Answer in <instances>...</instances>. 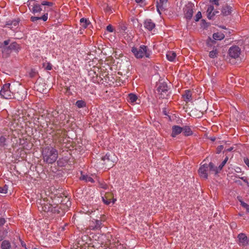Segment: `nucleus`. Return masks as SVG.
Instances as JSON below:
<instances>
[{"label":"nucleus","instance_id":"f257e3e1","mask_svg":"<svg viewBox=\"0 0 249 249\" xmlns=\"http://www.w3.org/2000/svg\"><path fill=\"white\" fill-rule=\"evenodd\" d=\"M42 154L44 161L47 163H54L58 158V151L52 147L43 148Z\"/></svg>","mask_w":249,"mask_h":249},{"label":"nucleus","instance_id":"f03ea898","mask_svg":"<svg viewBox=\"0 0 249 249\" xmlns=\"http://www.w3.org/2000/svg\"><path fill=\"white\" fill-rule=\"evenodd\" d=\"M131 51L137 58H142L143 56L149 58L151 54V51L145 45H141L139 48L132 47Z\"/></svg>","mask_w":249,"mask_h":249},{"label":"nucleus","instance_id":"7ed1b4c3","mask_svg":"<svg viewBox=\"0 0 249 249\" xmlns=\"http://www.w3.org/2000/svg\"><path fill=\"white\" fill-rule=\"evenodd\" d=\"M10 84H5L0 90V95L5 99H13L14 93L10 89Z\"/></svg>","mask_w":249,"mask_h":249},{"label":"nucleus","instance_id":"20e7f679","mask_svg":"<svg viewBox=\"0 0 249 249\" xmlns=\"http://www.w3.org/2000/svg\"><path fill=\"white\" fill-rule=\"evenodd\" d=\"M6 220L4 218H0V241H2L7 235L9 231L8 225H5Z\"/></svg>","mask_w":249,"mask_h":249},{"label":"nucleus","instance_id":"39448f33","mask_svg":"<svg viewBox=\"0 0 249 249\" xmlns=\"http://www.w3.org/2000/svg\"><path fill=\"white\" fill-rule=\"evenodd\" d=\"M157 91L160 95V98L163 99L167 98L168 88L165 82L160 83L157 87Z\"/></svg>","mask_w":249,"mask_h":249},{"label":"nucleus","instance_id":"423d86ee","mask_svg":"<svg viewBox=\"0 0 249 249\" xmlns=\"http://www.w3.org/2000/svg\"><path fill=\"white\" fill-rule=\"evenodd\" d=\"M55 128L56 129L54 131V140L61 143L63 142L64 138L66 137V132L61 128H57V126Z\"/></svg>","mask_w":249,"mask_h":249},{"label":"nucleus","instance_id":"0eeeda50","mask_svg":"<svg viewBox=\"0 0 249 249\" xmlns=\"http://www.w3.org/2000/svg\"><path fill=\"white\" fill-rule=\"evenodd\" d=\"M38 208L40 211H44L45 212H51L52 204L47 200L45 199L40 200V202L38 203Z\"/></svg>","mask_w":249,"mask_h":249},{"label":"nucleus","instance_id":"6e6552de","mask_svg":"<svg viewBox=\"0 0 249 249\" xmlns=\"http://www.w3.org/2000/svg\"><path fill=\"white\" fill-rule=\"evenodd\" d=\"M27 3L30 8L32 6L31 11L33 14H35L42 11L41 5L37 3L35 0H29L28 1Z\"/></svg>","mask_w":249,"mask_h":249},{"label":"nucleus","instance_id":"1a4fd4ad","mask_svg":"<svg viewBox=\"0 0 249 249\" xmlns=\"http://www.w3.org/2000/svg\"><path fill=\"white\" fill-rule=\"evenodd\" d=\"M207 166L206 163L201 165L198 171L200 177L204 179H207L208 177L209 169Z\"/></svg>","mask_w":249,"mask_h":249},{"label":"nucleus","instance_id":"9d476101","mask_svg":"<svg viewBox=\"0 0 249 249\" xmlns=\"http://www.w3.org/2000/svg\"><path fill=\"white\" fill-rule=\"evenodd\" d=\"M110 158L111 156L107 153L102 158V160L104 161L103 164L108 168L112 167L114 163V161Z\"/></svg>","mask_w":249,"mask_h":249},{"label":"nucleus","instance_id":"9b49d317","mask_svg":"<svg viewBox=\"0 0 249 249\" xmlns=\"http://www.w3.org/2000/svg\"><path fill=\"white\" fill-rule=\"evenodd\" d=\"M240 53V49L235 46L231 47L229 50V55L234 58H237Z\"/></svg>","mask_w":249,"mask_h":249},{"label":"nucleus","instance_id":"f8f14e48","mask_svg":"<svg viewBox=\"0 0 249 249\" xmlns=\"http://www.w3.org/2000/svg\"><path fill=\"white\" fill-rule=\"evenodd\" d=\"M103 201L106 205H109L111 202L114 203L116 201V199L113 198V194L111 193H106L104 197H102Z\"/></svg>","mask_w":249,"mask_h":249},{"label":"nucleus","instance_id":"ddd939ff","mask_svg":"<svg viewBox=\"0 0 249 249\" xmlns=\"http://www.w3.org/2000/svg\"><path fill=\"white\" fill-rule=\"evenodd\" d=\"M102 221L99 220H95L91 221L89 225V229L91 230H100L102 226Z\"/></svg>","mask_w":249,"mask_h":249},{"label":"nucleus","instance_id":"4468645a","mask_svg":"<svg viewBox=\"0 0 249 249\" xmlns=\"http://www.w3.org/2000/svg\"><path fill=\"white\" fill-rule=\"evenodd\" d=\"M240 246H245L249 243V240L247 236L244 233H240L238 235Z\"/></svg>","mask_w":249,"mask_h":249},{"label":"nucleus","instance_id":"2eb2a0df","mask_svg":"<svg viewBox=\"0 0 249 249\" xmlns=\"http://www.w3.org/2000/svg\"><path fill=\"white\" fill-rule=\"evenodd\" d=\"M63 206L62 204H60V205L56 204H52L51 212L53 213H63L64 212L62 211V207Z\"/></svg>","mask_w":249,"mask_h":249},{"label":"nucleus","instance_id":"dca6fc26","mask_svg":"<svg viewBox=\"0 0 249 249\" xmlns=\"http://www.w3.org/2000/svg\"><path fill=\"white\" fill-rule=\"evenodd\" d=\"M143 25L144 28L149 31H152L155 27V24L151 19H146L143 23Z\"/></svg>","mask_w":249,"mask_h":249},{"label":"nucleus","instance_id":"f3484780","mask_svg":"<svg viewBox=\"0 0 249 249\" xmlns=\"http://www.w3.org/2000/svg\"><path fill=\"white\" fill-rule=\"evenodd\" d=\"M24 98V91L23 89L18 90L16 92L14 93L13 98L17 99L18 101H22Z\"/></svg>","mask_w":249,"mask_h":249},{"label":"nucleus","instance_id":"a211bd4d","mask_svg":"<svg viewBox=\"0 0 249 249\" xmlns=\"http://www.w3.org/2000/svg\"><path fill=\"white\" fill-rule=\"evenodd\" d=\"M182 131V127L178 125H174L172 128L171 136L173 138L180 134Z\"/></svg>","mask_w":249,"mask_h":249},{"label":"nucleus","instance_id":"6ab92c4d","mask_svg":"<svg viewBox=\"0 0 249 249\" xmlns=\"http://www.w3.org/2000/svg\"><path fill=\"white\" fill-rule=\"evenodd\" d=\"M185 17L188 19H191L193 15V10L192 6H187L184 9Z\"/></svg>","mask_w":249,"mask_h":249},{"label":"nucleus","instance_id":"aec40b11","mask_svg":"<svg viewBox=\"0 0 249 249\" xmlns=\"http://www.w3.org/2000/svg\"><path fill=\"white\" fill-rule=\"evenodd\" d=\"M30 19L31 21L34 23L36 22L37 20L40 19L46 21L48 19V13H46L41 17H31Z\"/></svg>","mask_w":249,"mask_h":249},{"label":"nucleus","instance_id":"412c9836","mask_svg":"<svg viewBox=\"0 0 249 249\" xmlns=\"http://www.w3.org/2000/svg\"><path fill=\"white\" fill-rule=\"evenodd\" d=\"M207 167L209 169L210 172H212L215 174H217L218 173L219 170L218 167L214 166V164L213 162H210L209 164H207Z\"/></svg>","mask_w":249,"mask_h":249},{"label":"nucleus","instance_id":"4be33fe9","mask_svg":"<svg viewBox=\"0 0 249 249\" xmlns=\"http://www.w3.org/2000/svg\"><path fill=\"white\" fill-rule=\"evenodd\" d=\"M182 132L185 136H189L193 135V131H192L190 126L185 125L182 127Z\"/></svg>","mask_w":249,"mask_h":249},{"label":"nucleus","instance_id":"5701e85b","mask_svg":"<svg viewBox=\"0 0 249 249\" xmlns=\"http://www.w3.org/2000/svg\"><path fill=\"white\" fill-rule=\"evenodd\" d=\"M80 25L84 29L88 28L91 25V23L89 19L85 18H82L80 20Z\"/></svg>","mask_w":249,"mask_h":249},{"label":"nucleus","instance_id":"b1692460","mask_svg":"<svg viewBox=\"0 0 249 249\" xmlns=\"http://www.w3.org/2000/svg\"><path fill=\"white\" fill-rule=\"evenodd\" d=\"M214 7L213 5H209L208 7L207 13V18L211 19H212L213 16H215V13L213 12Z\"/></svg>","mask_w":249,"mask_h":249},{"label":"nucleus","instance_id":"393cba45","mask_svg":"<svg viewBox=\"0 0 249 249\" xmlns=\"http://www.w3.org/2000/svg\"><path fill=\"white\" fill-rule=\"evenodd\" d=\"M184 101L188 102L192 100V93L190 90H186L185 93L182 95Z\"/></svg>","mask_w":249,"mask_h":249},{"label":"nucleus","instance_id":"a878e982","mask_svg":"<svg viewBox=\"0 0 249 249\" xmlns=\"http://www.w3.org/2000/svg\"><path fill=\"white\" fill-rule=\"evenodd\" d=\"M80 179L82 180H84L86 182H90L91 183L94 182V179L90 176H89L87 175L83 174V173L81 172V175L80 177Z\"/></svg>","mask_w":249,"mask_h":249},{"label":"nucleus","instance_id":"bb28decb","mask_svg":"<svg viewBox=\"0 0 249 249\" xmlns=\"http://www.w3.org/2000/svg\"><path fill=\"white\" fill-rule=\"evenodd\" d=\"M1 249H11L12 246L9 241L5 240H2L1 244Z\"/></svg>","mask_w":249,"mask_h":249},{"label":"nucleus","instance_id":"cd10ccee","mask_svg":"<svg viewBox=\"0 0 249 249\" xmlns=\"http://www.w3.org/2000/svg\"><path fill=\"white\" fill-rule=\"evenodd\" d=\"M231 7L226 5L222 9L221 12L224 16H228L231 14Z\"/></svg>","mask_w":249,"mask_h":249},{"label":"nucleus","instance_id":"c85d7f7f","mask_svg":"<svg viewBox=\"0 0 249 249\" xmlns=\"http://www.w3.org/2000/svg\"><path fill=\"white\" fill-rule=\"evenodd\" d=\"M176 57V53L173 51H169L166 54L167 59L170 61H173Z\"/></svg>","mask_w":249,"mask_h":249},{"label":"nucleus","instance_id":"c756f323","mask_svg":"<svg viewBox=\"0 0 249 249\" xmlns=\"http://www.w3.org/2000/svg\"><path fill=\"white\" fill-rule=\"evenodd\" d=\"M213 37L214 40H221L225 37V35L221 32H217L213 34Z\"/></svg>","mask_w":249,"mask_h":249},{"label":"nucleus","instance_id":"7c9ffc66","mask_svg":"<svg viewBox=\"0 0 249 249\" xmlns=\"http://www.w3.org/2000/svg\"><path fill=\"white\" fill-rule=\"evenodd\" d=\"M168 1V0H160L159 2H157V10L159 13L160 14V9L162 10L163 9V6L164 4H166Z\"/></svg>","mask_w":249,"mask_h":249},{"label":"nucleus","instance_id":"2f4dec72","mask_svg":"<svg viewBox=\"0 0 249 249\" xmlns=\"http://www.w3.org/2000/svg\"><path fill=\"white\" fill-rule=\"evenodd\" d=\"M218 52L217 49L215 47L213 48V50L210 52L209 57L212 58H214L217 57Z\"/></svg>","mask_w":249,"mask_h":249},{"label":"nucleus","instance_id":"473e14b6","mask_svg":"<svg viewBox=\"0 0 249 249\" xmlns=\"http://www.w3.org/2000/svg\"><path fill=\"white\" fill-rule=\"evenodd\" d=\"M138 98L136 94L133 93H130L128 95L127 100L130 103H134L136 101Z\"/></svg>","mask_w":249,"mask_h":249},{"label":"nucleus","instance_id":"72a5a7b5","mask_svg":"<svg viewBox=\"0 0 249 249\" xmlns=\"http://www.w3.org/2000/svg\"><path fill=\"white\" fill-rule=\"evenodd\" d=\"M7 145L6 138L1 136L0 137V148H4Z\"/></svg>","mask_w":249,"mask_h":249},{"label":"nucleus","instance_id":"f704fd0d","mask_svg":"<svg viewBox=\"0 0 249 249\" xmlns=\"http://www.w3.org/2000/svg\"><path fill=\"white\" fill-rule=\"evenodd\" d=\"M9 48H10L11 51H18L19 49V46L17 42H14L9 46Z\"/></svg>","mask_w":249,"mask_h":249},{"label":"nucleus","instance_id":"c9c22d12","mask_svg":"<svg viewBox=\"0 0 249 249\" xmlns=\"http://www.w3.org/2000/svg\"><path fill=\"white\" fill-rule=\"evenodd\" d=\"M75 105L78 108H82L86 107V103L83 100H78L76 101Z\"/></svg>","mask_w":249,"mask_h":249},{"label":"nucleus","instance_id":"e433bc0d","mask_svg":"<svg viewBox=\"0 0 249 249\" xmlns=\"http://www.w3.org/2000/svg\"><path fill=\"white\" fill-rule=\"evenodd\" d=\"M2 48V53L3 55L4 54V53L9 54L11 53V49H10V48H9V46L8 47H3Z\"/></svg>","mask_w":249,"mask_h":249},{"label":"nucleus","instance_id":"4c0bfd02","mask_svg":"<svg viewBox=\"0 0 249 249\" xmlns=\"http://www.w3.org/2000/svg\"><path fill=\"white\" fill-rule=\"evenodd\" d=\"M239 200L240 202L241 205L246 210V211L248 213H249V205H248V204L244 202V201H243L239 199Z\"/></svg>","mask_w":249,"mask_h":249},{"label":"nucleus","instance_id":"58836bf2","mask_svg":"<svg viewBox=\"0 0 249 249\" xmlns=\"http://www.w3.org/2000/svg\"><path fill=\"white\" fill-rule=\"evenodd\" d=\"M58 116V112L57 111H54V125H56V123L59 121Z\"/></svg>","mask_w":249,"mask_h":249},{"label":"nucleus","instance_id":"ea45409f","mask_svg":"<svg viewBox=\"0 0 249 249\" xmlns=\"http://www.w3.org/2000/svg\"><path fill=\"white\" fill-rule=\"evenodd\" d=\"M8 186L5 185L3 187L0 186V193L6 194L7 192Z\"/></svg>","mask_w":249,"mask_h":249},{"label":"nucleus","instance_id":"a19ab883","mask_svg":"<svg viewBox=\"0 0 249 249\" xmlns=\"http://www.w3.org/2000/svg\"><path fill=\"white\" fill-rule=\"evenodd\" d=\"M41 5H47V6H52L53 5V3L52 2H49V1L44 0L41 2Z\"/></svg>","mask_w":249,"mask_h":249},{"label":"nucleus","instance_id":"79ce46f5","mask_svg":"<svg viewBox=\"0 0 249 249\" xmlns=\"http://www.w3.org/2000/svg\"><path fill=\"white\" fill-rule=\"evenodd\" d=\"M202 15L201 12L199 11L197 13L195 17V20L196 21H198L201 18Z\"/></svg>","mask_w":249,"mask_h":249},{"label":"nucleus","instance_id":"37998d69","mask_svg":"<svg viewBox=\"0 0 249 249\" xmlns=\"http://www.w3.org/2000/svg\"><path fill=\"white\" fill-rule=\"evenodd\" d=\"M9 42H10L9 40H5L3 42V43L1 44L0 47H6V46L9 44Z\"/></svg>","mask_w":249,"mask_h":249},{"label":"nucleus","instance_id":"c03bdc74","mask_svg":"<svg viewBox=\"0 0 249 249\" xmlns=\"http://www.w3.org/2000/svg\"><path fill=\"white\" fill-rule=\"evenodd\" d=\"M224 146L222 145H219L216 148V153L219 154L223 149Z\"/></svg>","mask_w":249,"mask_h":249},{"label":"nucleus","instance_id":"a18cd8bd","mask_svg":"<svg viewBox=\"0 0 249 249\" xmlns=\"http://www.w3.org/2000/svg\"><path fill=\"white\" fill-rule=\"evenodd\" d=\"M226 160H223L221 163L218 166V169H219V170H221L223 168V167L225 166V165L226 164Z\"/></svg>","mask_w":249,"mask_h":249},{"label":"nucleus","instance_id":"49530a36","mask_svg":"<svg viewBox=\"0 0 249 249\" xmlns=\"http://www.w3.org/2000/svg\"><path fill=\"white\" fill-rule=\"evenodd\" d=\"M107 30L109 32H113L114 30L113 26L110 24L107 26Z\"/></svg>","mask_w":249,"mask_h":249},{"label":"nucleus","instance_id":"de8ad7c7","mask_svg":"<svg viewBox=\"0 0 249 249\" xmlns=\"http://www.w3.org/2000/svg\"><path fill=\"white\" fill-rule=\"evenodd\" d=\"M243 181H244L246 183H247V185L249 186V182L248 181V179L246 177H241L240 178Z\"/></svg>","mask_w":249,"mask_h":249},{"label":"nucleus","instance_id":"09e8293b","mask_svg":"<svg viewBox=\"0 0 249 249\" xmlns=\"http://www.w3.org/2000/svg\"><path fill=\"white\" fill-rule=\"evenodd\" d=\"M243 160H244V161L245 163L249 168V159L247 157H244Z\"/></svg>","mask_w":249,"mask_h":249},{"label":"nucleus","instance_id":"8fccbe9b","mask_svg":"<svg viewBox=\"0 0 249 249\" xmlns=\"http://www.w3.org/2000/svg\"><path fill=\"white\" fill-rule=\"evenodd\" d=\"M100 187L102 188L106 189L107 188V185L104 183H100Z\"/></svg>","mask_w":249,"mask_h":249},{"label":"nucleus","instance_id":"3c124183","mask_svg":"<svg viewBox=\"0 0 249 249\" xmlns=\"http://www.w3.org/2000/svg\"><path fill=\"white\" fill-rule=\"evenodd\" d=\"M36 72L35 71H33V70H32L31 72H30V73H29L30 77L31 78H33L34 76H35L36 75Z\"/></svg>","mask_w":249,"mask_h":249},{"label":"nucleus","instance_id":"603ef678","mask_svg":"<svg viewBox=\"0 0 249 249\" xmlns=\"http://www.w3.org/2000/svg\"><path fill=\"white\" fill-rule=\"evenodd\" d=\"M218 1H219V0H210L211 2L214 3V4H215L217 6L219 5Z\"/></svg>","mask_w":249,"mask_h":249},{"label":"nucleus","instance_id":"864d4df0","mask_svg":"<svg viewBox=\"0 0 249 249\" xmlns=\"http://www.w3.org/2000/svg\"><path fill=\"white\" fill-rule=\"evenodd\" d=\"M52 66L50 64H48L46 67V69L48 70H52Z\"/></svg>","mask_w":249,"mask_h":249},{"label":"nucleus","instance_id":"5fc2aeb1","mask_svg":"<svg viewBox=\"0 0 249 249\" xmlns=\"http://www.w3.org/2000/svg\"><path fill=\"white\" fill-rule=\"evenodd\" d=\"M163 114L165 115H168V112L166 110V109L165 108H164L163 110Z\"/></svg>","mask_w":249,"mask_h":249},{"label":"nucleus","instance_id":"6e6d98bb","mask_svg":"<svg viewBox=\"0 0 249 249\" xmlns=\"http://www.w3.org/2000/svg\"><path fill=\"white\" fill-rule=\"evenodd\" d=\"M135 0L137 3H139L143 2L144 0Z\"/></svg>","mask_w":249,"mask_h":249},{"label":"nucleus","instance_id":"4d7b16f0","mask_svg":"<svg viewBox=\"0 0 249 249\" xmlns=\"http://www.w3.org/2000/svg\"><path fill=\"white\" fill-rule=\"evenodd\" d=\"M240 170H241L240 168H239V167H237V168H236V172H239L240 171Z\"/></svg>","mask_w":249,"mask_h":249},{"label":"nucleus","instance_id":"13d9d810","mask_svg":"<svg viewBox=\"0 0 249 249\" xmlns=\"http://www.w3.org/2000/svg\"><path fill=\"white\" fill-rule=\"evenodd\" d=\"M232 149H233L232 147H230V148L227 149L226 150L228 151H231Z\"/></svg>","mask_w":249,"mask_h":249},{"label":"nucleus","instance_id":"bf43d9fd","mask_svg":"<svg viewBox=\"0 0 249 249\" xmlns=\"http://www.w3.org/2000/svg\"><path fill=\"white\" fill-rule=\"evenodd\" d=\"M21 245L22 247H24L25 248V249H27V248H26V245L25 243H21Z\"/></svg>","mask_w":249,"mask_h":249},{"label":"nucleus","instance_id":"052dcab7","mask_svg":"<svg viewBox=\"0 0 249 249\" xmlns=\"http://www.w3.org/2000/svg\"><path fill=\"white\" fill-rule=\"evenodd\" d=\"M228 159H229V158L228 156H226L225 158V159L224 160H226V162H227V161L228 160Z\"/></svg>","mask_w":249,"mask_h":249},{"label":"nucleus","instance_id":"680f3d73","mask_svg":"<svg viewBox=\"0 0 249 249\" xmlns=\"http://www.w3.org/2000/svg\"><path fill=\"white\" fill-rule=\"evenodd\" d=\"M213 12L215 13V15L217 14V13H218L219 12L218 11H214Z\"/></svg>","mask_w":249,"mask_h":249},{"label":"nucleus","instance_id":"e2e57ef3","mask_svg":"<svg viewBox=\"0 0 249 249\" xmlns=\"http://www.w3.org/2000/svg\"><path fill=\"white\" fill-rule=\"evenodd\" d=\"M202 21L203 22V23H204L205 22V20L204 19L202 20Z\"/></svg>","mask_w":249,"mask_h":249}]
</instances>
